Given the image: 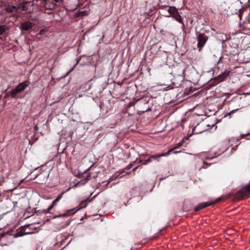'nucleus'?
I'll return each instance as SVG.
<instances>
[{"mask_svg":"<svg viewBox=\"0 0 250 250\" xmlns=\"http://www.w3.org/2000/svg\"><path fill=\"white\" fill-rule=\"evenodd\" d=\"M7 29V27L5 25H0V35L3 34V33Z\"/></svg>","mask_w":250,"mask_h":250,"instance_id":"nucleus-17","label":"nucleus"},{"mask_svg":"<svg viewBox=\"0 0 250 250\" xmlns=\"http://www.w3.org/2000/svg\"><path fill=\"white\" fill-rule=\"evenodd\" d=\"M30 3V2H25L22 5V9L23 11H27L28 10V5Z\"/></svg>","mask_w":250,"mask_h":250,"instance_id":"nucleus-19","label":"nucleus"},{"mask_svg":"<svg viewBox=\"0 0 250 250\" xmlns=\"http://www.w3.org/2000/svg\"><path fill=\"white\" fill-rule=\"evenodd\" d=\"M148 154H142L141 156L143 157L144 159H145L147 156H148Z\"/></svg>","mask_w":250,"mask_h":250,"instance_id":"nucleus-30","label":"nucleus"},{"mask_svg":"<svg viewBox=\"0 0 250 250\" xmlns=\"http://www.w3.org/2000/svg\"><path fill=\"white\" fill-rule=\"evenodd\" d=\"M74 209H75V208L67 210L65 211V213L60 214V215L56 216L54 217V218L59 217H63L69 216L73 215L75 213V212L73 211L74 210Z\"/></svg>","mask_w":250,"mask_h":250,"instance_id":"nucleus-11","label":"nucleus"},{"mask_svg":"<svg viewBox=\"0 0 250 250\" xmlns=\"http://www.w3.org/2000/svg\"><path fill=\"white\" fill-rule=\"evenodd\" d=\"M250 195V181L249 185L240 189L235 195V198L238 200L248 198Z\"/></svg>","mask_w":250,"mask_h":250,"instance_id":"nucleus-3","label":"nucleus"},{"mask_svg":"<svg viewBox=\"0 0 250 250\" xmlns=\"http://www.w3.org/2000/svg\"><path fill=\"white\" fill-rule=\"evenodd\" d=\"M5 10L8 13H16L18 11V8L16 6L8 4L6 5Z\"/></svg>","mask_w":250,"mask_h":250,"instance_id":"nucleus-10","label":"nucleus"},{"mask_svg":"<svg viewBox=\"0 0 250 250\" xmlns=\"http://www.w3.org/2000/svg\"><path fill=\"white\" fill-rule=\"evenodd\" d=\"M29 82L25 81L20 83L16 88L12 89L10 91V96L12 98H16L17 95L23 92L25 89L29 85Z\"/></svg>","mask_w":250,"mask_h":250,"instance_id":"nucleus-1","label":"nucleus"},{"mask_svg":"<svg viewBox=\"0 0 250 250\" xmlns=\"http://www.w3.org/2000/svg\"><path fill=\"white\" fill-rule=\"evenodd\" d=\"M204 165H208V163H206V162H204Z\"/></svg>","mask_w":250,"mask_h":250,"instance_id":"nucleus-37","label":"nucleus"},{"mask_svg":"<svg viewBox=\"0 0 250 250\" xmlns=\"http://www.w3.org/2000/svg\"><path fill=\"white\" fill-rule=\"evenodd\" d=\"M152 161L151 158L149 157L147 159L145 160V161L144 163H143V165H146L148 163H150Z\"/></svg>","mask_w":250,"mask_h":250,"instance_id":"nucleus-22","label":"nucleus"},{"mask_svg":"<svg viewBox=\"0 0 250 250\" xmlns=\"http://www.w3.org/2000/svg\"><path fill=\"white\" fill-rule=\"evenodd\" d=\"M218 81V80H216V78H214L213 80H211L210 81L209 85L213 86L217 84H218L219 83H217V82Z\"/></svg>","mask_w":250,"mask_h":250,"instance_id":"nucleus-20","label":"nucleus"},{"mask_svg":"<svg viewBox=\"0 0 250 250\" xmlns=\"http://www.w3.org/2000/svg\"><path fill=\"white\" fill-rule=\"evenodd\" d=\"M172 150H169L167 152V153H162V154H154V155H150V156H149L151 160H158L159 161V159L162 157V156H167L168 155L170 152L172 151Z\"/></svg>","mask_w":250,"mask_h":250,"instance_id":"nucleus-9","label":"nucleus"},{"mask_svg":"<svg viewBox=\"0 0 250 250\" xmlns=\"http://www.w3.org/2000/svg\"><path fill=\"white\" fill-rule=\"evenodd\" d=\"M180 152V151H174V153L176 154L177 153Z\"/></svg>","mask_w":250,"mask_h":250,"instance_id":"nucleus-36","label":"nucleus"},{"mask_svg":"<svg viewBox=\"0 0 250 250\" xmlns=\"http://www.w3.org/2000/svg\"><path fill=\"white\" fill-rule=\"evenodd\" d=\"M221 58H221V57H220V60H219V61L218 62H220V61H221Z\"/></svg>","mask_w":250,"mask_h":250,"instance_id":"nucleus-38","label":"nucleus"},{"mask_svg":"<svg viewBox=\"0 0 250 250\" xmlns=\"http://www.w3.org/2000/svg\"><path fill=\"white\" fill-rule=\"evenodd\" d=\"M234 111H235V110H232L231 111H230V112L229 113V114L230 115L231 114L234 113Z\"/></svg>","mask_w":250,"mask_h":250,"instance_id":"nucleus-33","label":"nucleus"},{"mask_svg":"<svg viewBox=\"0 0 250 250\" xmlns=\"http://www.w3.org/2000/svg\"><path fill=\"white\" fill-rule=\"evenodd\" d=\"M38 127L37 125L35 126L34 130H38Z\"/></svg>","mask_w":250,"mask_h":250,"instance_id":"nucleus-32","label":"nucleus"},{"mask_svg":"<svg viewBox=\"0 0 250 250\" xmlns=\"http://www.w3.org/2000/svg\"><path fill=\"white\" fill-rule=\"evenodd\" d=\"M29 82L25 81L20 83L16 88L12 89L10 91V96L12 98H16L17 95L23 92L25 89L29 85Z\"/></svg>","mask_w":250,"mask_h":250,"instance_id":"nucleus-2","label":"nucleus"},{"mask_svg":"<svg viewBox=\"0 0 250 250\" xmlns=\"http://www.w3.org/2000/svg\"><path fill=\"white\" fill-rule=\"evenodd\" d=\"M208 39V37L204 33H198L197 34V47L199 51L202 50Z\"/></svg>","mask_w":250,"mask_h":250,"instance_id":"nucleus-4","label":"nucleus"},{"mask_svg":"<svg viewBox=\"0 0 250 250\" xmlns=\"http://www.w3.org/2000/svg\"><path fill=\"white\" fill-rule=\"evenodd\" d=\"M8 96H10V92H7V93L5 94L4 98L5 99H6V98H7Z\"/></svg>","mask_w":250,"mask_h":250,"instance_id":"nucleus-26","label":"nucleus"},{"mask_svg":"<svg viewBox=\"0 0 250 250\" xmlns=\"http://www.w3.org/2000/svg\"><path fill=\"white\" fill-rule=\"evenodd\" d=\"M17 204H18V203L17 202H15V203H14V207H16Z\"/></svg>","mask_w":250,"mask_h":250,"instance_id":"nucleus-34","label":"nucleus"},{"mask_svg":"<svg viewBox=\"0 0 250 250\" xmlns=\"http://www.w3.org/2000/svg\"><path fill=\"white\" fill-rule=\"evenodd\" d=\"M250 135V133H247V134H241V136L239 137L232 138L231 139H229L228 141H227L228 144H227V146L226 148H225V150H224V151H226L227 149H228V148L230 146L229 145V144L230 142H233L236 141V142H238L241 139H243L246 136H249Z\"/></svg>","mask_w":250,"mask_h":250,"instance_id":"nucleus-6","label":"nucleus"},{"mask_svg":"<svg viewBox=\"0 0 250 250\" xmlns=\"http://www.w3.org/2000/svg\"><path fill=\"white\" fill-rule=\"evenodd\" d=\"M42 0L44 2H45V3L50 1V0Z\"/></svg>","mask_w":250,"mask_h":250,"instance_id":"nucleus-31","label":"nucleus"},{"mask_svg":"<svg viewBox=\"0 0 250 250\" xmlns=\"http://www.w3.org/2000/svg\"><path fill=\"white\" fill-rule=\"evenodd\" d=\"M85 174H86V179H88L89 177H90V175H89L87 173H85Z\"/></svg>","mask_w":250,"mask_h":250,"instance_id":"nucleus-35","label":"nucleus"},{"mask_svg":"<svg viewBox=\"0 0 250 250\" xmlns=\"http://www.w3.org/2000/svg\"><path fill=\"white\" fill-rule=\"evenodd\" d=\"M230 73L229 71L226 70L216 78V80H218L217 83H220L224 81L229 75Z\"/></svg>","mask_w":250,"mask_h":250,"instance_id":"nucleus-7","label":"nucleus"},{"mask_svg":"<svg viewBox=\"0 0 250 250\" xmlns=\"http://www.w3.org/2000/svg\"><path fill=\"white\" fill-rule=\"evenodd\" d=\"M178 10L177 8H176L174 6H169V8L167 10V12L170 14L171 15H172L173 14H174L175 12H176Z\"/></svg>","mask_w":250,"mask_h":250,"instance_id":"nucleus-14","label":"nucleus"},{"mask_svg":"<svg viewBox=\"0 0 250 250\" xmlns=\"http://www.w3.org/2000/svg\"><path fill=\"white\" fill-rule=\"evenodd\" d=\"M58 203V201L55 199L52 204L49 206L50 209H52L54 206H56L57 205V203Z\"/></svg>","mask_w":250,"mask_h":250,"instance_id":"nucleus-21","label":"nucleus"},{"mask_svg":"<svg viewBox=\"0 0 250 250\" xmlns=\"http://www.w3.org/2000/svg\"><path fill=\"white\" fill-rule=\"evenodd\" d=\"M138 161V158L136 159V160L133 162L130 163L125 168V170L127 169L129 170L134 165L137 163Z\"/></svg>","mask_w":250,"mask_h":250,"instance_id":"nucleus-18","label":"nucleus"},{"mask_svg":"<svg viewBox=\"0 0 250 250\" xmlns=\"http://www.w3.org/2000/svg\"><path fill=\"white\" fill-rule=\"evenodd\" d=\"M69 223H70V222H68V223H67V224H66V226H68V225L69 224Z\"/></svg>","mask_w":250,"mask_h":250,"instance_id":"nucleus-39","label":"nucleus"},{"mask_svg":"<svg viewBox=\"0 0 250 250\" xmlns=\"http://www.w3.org/2000/svg\"><path fill=\"white\" fill-rule=\"evenodd\" d=\"M87 14V12L86 11H82L80 12L81 16H84Z\"/></svg>","mask_w":250,"mask_h":250,"instance_id":"nucleus-25","label":"nucleus"},{"mask_svg":"<svg viewBox=\"0 0 250 250\" xmlns=\"http://www.w3.org/2000/svg\"><path fill=\"white\" fill-rule=\"evenodd\" d=\"M34 24L29 21H25L21 23V29L22 30L28 31L31 29L34 26Z\"/></svg>","mask_w":250,"mask_h":250,"instance_id":"nucleus-8","label":"nucleus"},{"mask_svg":"<svg viewBox=\"0 0 250 250\" xmlns=\"http://www.w3.org/2000/svg\"><path fill=\"white\" fill-rule=\"evenodd\" d=\"M139 167H142V166L141 165H138V166L136 167H134L133 169H132V171H135Z\"/></svg>","mask_w":250,"mask_h":250,"instance_id":"nucleus-24","label":"nucleus"},{"mask_svg":"<svg viewBox=\"0 0 250 250\" xmlns=\"http://www.w3.org/2000/svg\"><path fill=\"white\" fill-rule=\"evenodd\" d=\"M52 1H55L56 2L61 3L62 2L63 0H52Z\"/></svg>","mask_w":250,"mask_h":250,"instance_id":"nucleus-28","label":"nucleus"},{"mask_svg":"<svg viewBox=\"0 0 250 250\" xmlns=\"http://www.w3.org/2000/svg\"><path fill=\"white\" fill-rule=\"evenodd\" d=\"M182 143L177 144L176 145V146L174 147V149H175V148H177L179 147V146H182Z\"/></svg>","mask_w":250,"mask_h":250,"instance_id":"nucleus-27","label":"nucleus"},{"mask_svg":"<svg viewBox=\"0 0 250 250\" xmlns=\"http://www.w3.org/2000/svg\"><path fill=\"white\" fill-rule=\"evenodd\" d=\"M44 7L46 9L52 10L55 8L56 4L53 2L51 3L49 1L45 3Z\"/></svg>","mask_w":250,"mask_h":250,"instance_id":"nucleus-13","label":"nucleus"},{"mask_svg":"<svg viewBox=\"0 0 250 250\" xmlns=\"http://www.w3.org/2000/svg\"><path fill=\"white\" fill-rule=\"evenodd\" d=\"M221 200V198H218L217 199V200L214 202H212V203H201V204H199L197 206H196L195 208H194V211H199L201 209H202L210 205H213L214 204H215L216 203L219 202V201Z\"/></svg>","mask_w":250,"mask_h":250,"instance_id":"nucleus-5","label":"nucleus"},{"mask_svg":"<svg viewBox=\"0 0 250 250\" xmlns=\"http://www.w3.org/2000/svg\"><path fill=\"white\" fill-rule=\"evenodd\" d=\"M88 202L87 200L82 201L79 205L80 208L77 210H78L81 208H85L88 205Z\"/></svg>","mask_w":250,"mask_h":250,"instance_id":"nucleus-15","label":"nucleus"},{"mask_svg":"<svg viewBox=\"0 0 250 250\" xmlns=\"http://www.w3.org/2000/svg\"><path fill=\"white\" fill-rule=\"evenodd\" d=\"M137 163H142L143 164V160L142 159H139V160L138 159V161H137V163L136 164H137Z\"/></svg>","mask_w":250,"mask_h":250,"instance_id":"nucleus-29","label":"nucleus"},{"mask_svg":"<svg viewBox=\"0 0 250 250\" xmlns=\"http://www.w3.org/2000/svg\"><path fill=\"white\" fill-rule=\"evenodd\" d=\"M63 194V192H62L60 194H59L58 197L55 199L58 202L61 199Z\"/></svg>","mask_w":250,"mask_h":250,"instance_id":"nucleus-23","label":"nucleus"},{"mask_svg":"<svg viewBox=\"0 0 250 250\" xmlns=\"http://www.w3.org/2000/svg\"><path fill=\"white\" fill-rule=\"evenodd\" d=\"M28 233H29V232H25V234H28Z\"/></svg>","mask_w":250,"mask_h":250,"instance_id":"nucleus-40","label":"nucleus"},{"mask_svg":"<svg viewBox=\"0 0 250 250\" xmlns=\"http://www.w3.org/2000/svg\"><path fill=\"white\" fill-rule=\"evenodd\" d=\"M173 18H174L177 21L180 23H183V21L181 15L179 14L178 10L174 13L172 15H171Z\"/></svg>","mask_w":250,"mask_h":250,"instance_id":"nucleus-12","label":"nucleus"},{"mask_svg":"<svg viewBox=\"0 0 250 250\" xmlns=\"http://www.w3.org/2000/svg\"><path fill=\"white\" fill-rule=\"evenodd\" d=\"M51 210V209H50V207H49L46 209H42V210H38L37 211V214H40V213L46 214V213H49Z\"/></svg>","mask_w":250,"mask_h":250,"instance_id":"nucleus-16","label":"nucleus"}]
</instances>
